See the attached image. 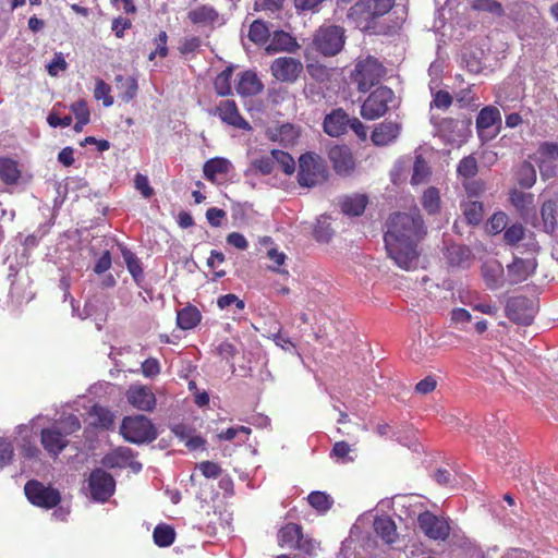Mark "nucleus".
Here are the masks:
<instances>
[{
  "label": "nucleus",
  "mask_w": 558,
  "mask_h": 558,
  "mask_svg": "<svg viewBox=\"0 0 558 558\" xmlns=\"http://www.w3.org/2000/svg\"><path fill=\"white\" fill-rule=\"evenodd\" d=\"M386 228L384 242L388 256L401 269H415L421 254L418 244L427 234L420 210L391 214Z\"/></svg>",
  "instance_id": "obj_1"
},
{
  "label": "nucleus",
  "mask_w": 558,
  "mask_h": 558,
  "mask_svg": "<svg viewBox=\"0 0 558 558\" xmlns=\"http://www.w3.org/2000/svg\"><path fill=\"white\" fill-rule=\"evenodd\" d=\"M387 69L373 56L359 57L350 73V81L359 93H367L386 76Z\"/></svg>",
  "instance_id": "obj_2"
},
{
  "label": "nucleus",
  "mask_w": 558,
  "mask_h": 558,
  "mask_svg": "<svg viewBox=\"0 0 558 558\" xmlns=\"http://www.w3.org/2000/svg\"><path fill=\"white\" fill-rule=\"evenodd\" d=\"M396 0H359L348 12V17L363 29H374L380 17L388 14Z\"/></svg>",
  "instance_id": "obj_3"
},
{
  "label": "nucleus",
  "mask_w": 558,
  "mask_h": 558,
  "mask_svg": "<svg viewBox=\"0 0 558 558\" xmlns=\"http://www.w3.org/2000/svg\"><path fill=\"white\" fill-rule=\"evenodd\" d=\"M121 436L131 444H149L157 438L154 423L145 415L124 416L120 425Z\"/></svg>",
  "instance_id": "obj_4"
},
{
  "label": "nucleus",
  "mask_w": 558,
  "mask_h": 558,
  "mask_svg": "<svg viewBox=\"0 0 558 558\" xmlns=\"http://www.w3.org/2000/svg\"><path fill=\"white\" fill-rule=\"evenodd\" d=\"M328 178L325 161L315 153H305L299 158L298 182L303 187H313Z\"/></svg>",
  "instance_id": "obj_5"
},
{
  "label": "nucleus",
  "mask_w": 558,
  "mask_h": 558,
  "mask_svg": "<svg viewBox=\"0 0 558 558\" xmlns=\"http://www.w3.org/2000/svg\"><path fill=\"white\" fill-rule=\"evenodd\" d=\"M395 92L380 85L369 93L361 106V116L366 120H376L384 117L390 105L395 101Z\"/></svg>",
  "instance_id": "obj_6"
},
{
  "label": "nucleus",
  "mask_w": 558,
  "mask_h": 558,
  "mask_svg": "<svg viewBox=\"0 0 558 558\" xmlns=\"http://www.w3.org/2000/svg\"><path fill=\"white\" fill-rule=\"evenodd\" d=\"M27 500L35 507L50 510L61 502L59 489L52 485H45L37 480H29L24 486Z\"/></svg>",
  "instance_id": "obj_7"
},
{
  "label": "nucleus",
  "mask_w": 558,
  "mask_h": 558,
  "mask_svg": "<svg viewBox=\"0 0 558 558\" xmlns=\"http://www.w3.org/2000/svg\"><path fill=\"white\" fill-rule=\"evenodd\" d=\"M344 32L338 25L320 26L313 40L316 50L327 57L336 56L344 46Z\"/></svg>",
  "instance_id": "obj_8"
},
{
  "label": "nucleus",
  "mask_w": 558,
  "mask_h": 558,
  "mask_svg": "<svg viewBox=\"0 0 558 558\" xmlns=\"http://www.w3.org/2000/svg\"><path fill=\"white\" fill-rule=\"evenodd\" d=\"M209 114L218 117L222 123L242 131H251L252 125L241 114L239 107L233 99H226L218 102Z\"/></svg>",
  "instance_id": "obj_9"
},
{
  "label": "nucleus",
  "mask_w": 558,
  "mask_h": 558,
  "mask_svg": "<svg viewBox=\"0 0 558 558\" xmlns=\"http://www.w3.org/2000/svg\"><path fill=\"white\" fill-rule=\"evenodd\" d=\"M417 525L428 538L434 541H446L451 532L447 519L438 517L428 510L418 514Z\"/></svg>",
  "instance_id": "obj_10"
},
{
  "label": "nucleus",
  "mask_w": 558,
  "mask_h": 558,
  "mask_svg": "<svg viewBox=\"0 0 558 558\" xmlns=\"http://www.w3.org/2000/svg\"><path fill=\"white\" fill-rule=\"evenodd\" d=\"M88 487L92 498L104 502L113 495L116 481L107 471L102 469H95L88 477Z\"/></svg>",
  "instance_id": "obj_11"
},
{
  "label": "nucleus",
  "mask_w": 558,
  "mask_h": 558,
  "mask_svg": "<svg viewBox=\"0 0 558 558\" xmlns=\"http://www.w3.org/2000/svg\"><path fill=\"white\" fill-rule=\"evenodd\" d=\"M270 72L279 82L294 83L303 72V64L292 57H279L271 62Z\"/></svg>",
  "instance_id": "obj_12"
},
{
  "label": "nucleus",
  "mask_w": 558,
  "mask_h": 558,
  "mask_svg": "<svg viewBox=\"0 0 558 558\" xmlns=\"http://www.w3.org/2000/svg\"><path fill=\"white\" fill-rule=\"evenodd\" d=\"M327 155L337 174L348 177L354 171L355 159L348 145H333L328 149Z\"/></svg>",
  "instance_id": "obj_13"
},
{
  "label": "nucleus",
  "mask_w": 558,
  "mask_h": 558,
  "mask_svg": "<svg viewBox=\"0 0 558 558\" xmlns=\"http://www.w3.org/2000/svg\"><path fill=\"white\" fill-rule=\"evenodd\" d=\"M40 444L49 457L57 459L68 447L69 440L61 429L53 425L40 430Z\"/></svg>",
  "instance_id": "obj_14"
},
{
  "label": "nucleus",
  "mask_w": 558,
  "mask_h": 558,
  "mask_svg": "<svg viewBox=\"0 0 558 558\" xmlns=\"http://www.w3.org/2000/svg\"><path fill=\"white\" fill-rule=\"evenodd\" d=\"M507 317L517 324L531 325L534 318L533 308L525 296H515L508 300L506 305Z\"/></svg>",
  "instance_id": "obj_15"
},
{
  "label": "nucleus",
  "mask_w": 558,
  "mask_h": 558,
  "mask_svg": "<svg viewBox=\"0 0 558 558\" xmlns=\"http://www.w3.org/2000/svg\"><path fill=\"white\" fill-rule=\"evenodd\" d=\"M501 114L498 108L494 106L484 107L476 117V129L480 137H494L497 135L498 128L494 129L495 125H500Z\"/></svg>",
  "instance_id": "obj_16"
},
{
  "label": "nucleus",
  "mask_w": 558,
  "mask_h": 558,
  "mask_svg": "<svg viewBox=\"0 0 558 558\" xmlns=\"http://www.w3.org/2000/svg\"><path fill=\"white\" fill-rule=\"evenodd\" d=\"M125 397L128 402L138 411L151 412L156 408V397L147 386H130Z\"/></svg>",
  "instance_id": "obj_17"
},
{
  "label": "nucleus",
  "mask_w": 558,
  "mask_h": 558,
  "mask_svg": "<svg viewBox=\"0 0 558 558\" xmlns=\"http://www.w3.org/2000/svg\"><path fill=\"white\" fill-rule=\"evenodd\" d=\"M350 125V117L342 108H336L326 114L323 121L324 132L331 137H339L347 133Z\"/></svg>",
  "instance_id": "obj_18"
},
{
  "label": "nucleus",
  "mask_w": 558,
  "mask_h": 558,
  "mask_svg": "<svg viewBox=\"0 0 558 558\" xmlns=\"http://www.w3.org/2000/svg\"><path fill=\"white\" fill-rule=\"evenodd\" d=\"M400 131L401 124L385 120L374 128L371 140L376 146H387L397 140Z\"/></svg>",
  "instance_id": "obj_19"
},
{
  "label": "nucleus",
  "mask_w": 558,
  "mask_h": 558,
  "mask_svg": "<svg viewBox=\"0 0 558 558\" xmlns=\"http://www.w3.org/2000/svg\"><path fill=\"white\" fill-rule=\"evenodd\" d=\"M300 49V45L291 34L284 31H275L269 38V44L266 47L268 53L289 52L293 53Z\"/></svg>",
  "instance_id": "obj_20"
},
{
  "label": "nucleus",
  "mask_w": 558,
  "mask_h": 558,
  "mask_svg": "<svg viewBox=\"0 0 558 558\" xmlns=\"http://www.w3.org/2000/svg\"><path fill=\"white\" fill-rule=\"evenodd\" d=\"M264 88L257 74L251 70L244 71L239 75L235 84L236 93L242 97L258 95Z\"/></svg>",
  "instance_id": "obj_21"
},
{
  "label": "nucleus",
  "mask_w": 558,
  "mask_h": 558,
  "mask_svg": "<svg viewBox=\"0 0 558 558\" xmlns=\"http://www.w3.org/2000/svg\"><path fill=\"white\" fill-rule=\"evenodd\" d=\"M303 535L301 524L289 522L282 525L277 532V543L281 548L293 549Z\"/></svg>",
  "instance_id": "obj_22"
},
{
  "label": "nucleus",
  "mask_w": 558,
  "mask_h": 558,
  "mask_svg": "<svg viewBox=\"0 0 558 558\" xmlns=\"http://www.w3.org/2000/svg\"><path fill=\"white\" fill-rule=\"evenodd\" d=\"M187 19L193 25H214L219 19V13L213 5L202 4L190 10Z\"/></svg>",
  "instance_id": "obj_23"
},
{
  "label": "nucleus",
  "mask_w": 558,
  "mask_h": 558,
  "mask_svg": "<svg viewBox=\"0 0 558 558\" xmlns=\"http://www.w3.org/2000/svg\"><path fill=\"white\" fill-rule=\"evenodd\" d=\"M460 207L468 225L478 226L482 223L485 211L480 199H463Z\"/></svg>",
  "instance_id": "obj_24"
},
{
  "label": "nucleus",
  "mask_w": 558,
  "mask_h": 558,
  "mask_svg": "<svg viewBox=\"0 0 558 558\" xmlns=\"http://www.w3.org/2000/svg\"><path fill=\"white\" fill-rule=\"evenodd\" d=\"M374 530L387 544H393L398 537L396 523L388 515L377 517L374 520Z\"/></svg>",
  "instance_id": "obj_25"
},
{
  "label": "nucleus",
  "mask_w": 558,
  "mask_h": 558,
  "mask_svg": "<svg viewBox=\"0 0 558 558\" xmlns=\"http://www.w3.org/2000/svg\"><path fill=\"white\" fill-rule=\"evenodd\" d=\"M202 320V313L194 305H186L177 313V326L182 330L195 328Z\"/></svg>",
  "instance_id": "obj_26"
},
{
  "label": "nucleus",
  "mask_w": 558,
  "mask_h": 558,
  "mask_svg": "<svg viewBox=\"0 0 558 558\" xmlns=\"http://www.w3.org/2000/svg\"><path fill=\"white\" fill-rule=\"evenodd\" d=\"M118 97L124 102L129 104L137 94V81L133 76L117 75L114 78Z\"/></svg>",
  "instance_id": "obj_27"
},
{
  "label": "nucleus",
  "mask_w": 558,
  "mask_h": 558,
  "mask_svg": "<svg viewBox=\"0 0 558 558\" xmlns=\"http://www.w3.org/2000/svg\"><path fill=\"white\" fill-rule=\"evenodd\" d=\"M534 270L535 265L523 258H515L512 264L508 266V274L511 278V282L513 283L525 281Z\"/></svg>",
  "instance_id": "obj_28"
},
{
  "label": "nucleus",
  "mask_w": 558,
  "mask_h": 558,
  "mask_svg": "<svg viewBox=\"0 0 558 558\" xmlns=\"http://www.w3.org/2000/svg\"><path fill=\"white\" fill-rule=\"evenodd\" d=\"M368 198L364 194L347 196L341 202V211L351 217L361 216L367 206Z\"/></svg>",
  "instance_id": "obj_29"
},
{
  "label": "nucleus",
  "mask_w": 558,
  "mask_h": 558,
  "mask_svg": "<svg viewBox=\"0 0 558 558\" xmlns=\"http://www.w3.org/2000/svg\"><path fill=\"white\" fill-rule=\"evenodd\" d=\"M22 172L17 161L11 158H0V180L7 185H15L21 179Z\"/></svg>",
  "instance_id": "obj_30"
},
{
  "label": "nucleus",
  "mask_w": 558,
  "mask_h": 558,
  "mask_svg": "<svg viewBox=\"0 0 558 558\" xmlns=\"http://www.w3.org/2000/svg\"><path fill=\"white\" fill-rule=\"evenodd\" d=\"M90 416L94 417L93 426L100 429H111L114 425V414L106 407L95 404L92 407Z\"/></svg>",
  "instance_id": "obj_31"
},
{
  "label": "nucleus",
  "mask_w": 558,
  "mask_h": 558,
  "mask_svg": "<svg viewBox=\"0 0 558 558\" xmlns=\"http://www.w3.org/2000/svg\"><path fill=\"white\" fill-rule=\"evenodd\" d=\"M233 71V65H229L215 77L213 82L214 90L219 97H228L232 95L231 82Z\"/></svg>",
  "instance_id": "obj_32"
},
{
  "label": "nucleus",
  "mask_w": 558,
  "mask_h": 558,
  "mask_svg": "<svg viewBox=\"0 0 558 558\" xmlns=\"http://www.w3.org/2000/svg\"><path fill=\"white\" fill-rule=\"evenodd\" d=\"M121 254L130 275L134 279V281L140 286L144 278V271L141 259L132 251L124 246L121 248Z\"/></svg>",
  "instance_id": "obj_33"
},
{
  "label": "nucleus",
  "mask_w": 558,
  "mask_h": 558,
  "mask_svg": "<svg viewBox=\"0 0 558 558\" xmlns=\"http://www.w3.org/2000/svg\"><path fill=\"white\" fill-rule=\"evenodd\" d=\"M557 203L553 199L543 203L541 208V216L544 225V230L547 233H554L557 228Z\"/></svg>",
  "instance_id": "obj_34"
},
{
  "label": "nucleus",
  "mask_w": 558,
  "mask_h": 558,
  "mask_svg": "<svg viewBox=\"0 0 558 558\" xmlns=\"http://www.w3.org/2000/svg\"><path fill=\"white\" fill-rule=\"evenodd\" d=\"M229 160L220 157L211 158L204 163L203 171L207 180L214 181L217 174L228 173Z\"/></svg>",
  "instance_id": "obj_35"
},
{
  "label": "nucleus",
  "mask_w": 558,
  "mask_h": 558,
  "mask_svg": "<svg viewBox=\"0 0 558 558\" xmlns=\"http://www.w3.org/2000/svg\"><path fill=\"white\" fill-rule=\"evenodd\" d=\"M447 259L451 266L463 267L471 257L469 247L460 244H453L447 248Z\"/></svg>",
  "instance_id": "obj_36"
},
{
  "label": "nucleus",
  "mask_w": 558,
  "mask_h": 558,
  "mask_svg": "<svg viewBox=\"0 0 558 558\" xmlns=\"http://www.w3.org/2000/svg\"><path fill=\"white\" fill-rule=\"evenodd\" d=\"M248 38L256 45H264L270 38V32L266 22L255 20L248 29Z\"/></svg>",
  "instance_id": "obj_37"
},
{
  "label": "nucleus",
  "mask_w": 558,
  "mask_h": 558,
  "mask_svg": "<svg viewBox=\"0 0 558 558\" xmlns=\"http://www.w3.org/2000/svg\"><path fill=\"white\" fill-rule=\"evenodd\" d=\"M422 206L429 215L440 210V194L437 187L430 186L423 193Z\"/></svg>",
  "instance_id": "obj_38"
},
{
  "label": "nucleus",
  "mask_w": 558,
  "mask_h": 558,
  "mask_svg": "<svg viewBox=\"0 0 558 558\" xmlns=\"http://www.w3.org/2000/svg\"><path fill=\"white\" fill-rule=\"evenodd\" d=\"M154 542L159 547H168L173 544L175 532L168 524H158L153 533Z\"/></svg>",
  "instance_id": "obj_39"
},
{
  "label": "nucleus",
  "mask_w": 558,
  "mask_h": 558,
  "mask_svg": "<svg viewBox=\"0 0 558 558\" xmlns=\"http://www.w3.org/2000/svg\"><path fill=\"white\" fill-rule=\"evenodd\" d=\"M509 199L517 210L523 214L532 207L534 203V195L532 193L513 190L510 193Z\"/></svg>",
  "instance_id": "obj_40"
},
{
  "label": "nucleus",
  "mask_w": 558,
  "mask_h": 558,
  "mask_svg": "<svg viewBox=\"0 0 558 558\" xmlns=\"http://www.w3.org/2000/svg\"><path fill=\"white\" fill-rule=\"evenodd\" d=\"M517 181L520 186L530 189L532 187L536 182V171L534 167L527 162L524 161L518 172H517Z\"/></svg>",
  "instance_id": "obj_41"
},
{
  "label": "nucleus",
  "mask_w": 558,
  "mask_h": 558,
  "mask_svg": "<svg viewBox=\"0 0 558 558\" xmlns=\"http://www.w3.org/2000/svg\"><path fill=\"white\" fill-rule=\"evenodd\" d=\"M478 172L477 160L473 155L463 157L457 167L458 175L469 180L474 178Z\"/></svg>",
  "instance_id": "obj_42"
},
{
  "label": "nucleus",
  "mask_w": 558,
  "mask_h": 558,
  "mask_svg": "<svg viewBox=\"0 0 558 558\" xmlns=\"http://www.w3.org/2000/svg\"><path fill=\"white\" fill-rule=\"evenodd\" d=\"M308 504L319 512H327L332 506V499L324 492H312L307 496Z\"/></svg>",
  "instance_id": "obj_43"
},
{
  "label": "nucleus",
  "mask_w": 558,
  "mask_h": 558,
  "mask_svg": "<svg viewBox=\"0 0 558 558\" xmlns=\"http://www.w3.org/2000/svg\"><path fill=\"white\" fill-rule=\"evenodd\" d=\"M274 162L278 163L282 172L286 174H292L295 170V161L293 157L283 150L272 149Z\"/></svg>",
  "instance_id": "obj_44"
},
{
  "label": "nucleus",
  "mask_w": 558,
  "mask_h": 558,
  "mask_svg": "<svg viewBox=\"0 0 558 558\" xmlns=\"http://www.w3.org/2000/svg\"><path fill=\"white\" fill-rule=\"evenodd\" d=\"M299 135V131L293 124L284 123L277 129L276 138L284 145H293Z\"/></svg>",
  "instance_id": "obj_45"
},
{
  "label": "nucleus",
  "mask_w": 558,
  "mask_h": 558,
  "mask_svg": "<svg viewBox=\"0 0 558 558\" xmlns=\"http://www.w3.org/2000/svg\"><path fill=\"white\" fill-rule=\"evenodd\" d=\"M429 167L422 156H417L413 166V173L411 178L412 184L423 183L429 175Z\"/></svg>",
  "instance_id": "obj_46"
},
{
  "label": "nucleus",
  "mask_w": 558,
  "mask_h": 558,
  "mask_svg": "<svg viewBox=\"0 0 558 558\" xmlns=\"http://www.w3.org/2000/svg\"><path fill=\"white\" fill-rule=\"evenodd\" d=\"M94 97L96 100H102L105 107L113 105V97L111 96V87L104 80H96Z\"/></svg>",
  "instance_id": "obj_47"
},
{
  "label": "nucleus",
  "mask_w": 558,
  "mask_h": 558,
  "mask_svg": "<svg viewBox=\"0 0 558 558\" xmlns=\"http://www.w3.org/2000/svg\"><path fill=\"white\" fill-rule=\"evenodd\" d=\"M508 216L504 211H497L488 219L486 231L489 234H498L506 229Z\"/></svg>",
  "instance_id": "obj_48"
},
{
  "label": "nucleus",
  "mask_w": 558,
  "mask_h": 558,
  "mask_svg": "<svg viewBox=\"0 0 558 558\" xmlns=\"http://www.w3.org/2000/svg\"><path fill=\"white\" fill-rule=\"evenodd\" d=\"M472 8L476 11L488 12L496 16H502L505 14L501 3L496 0H474Z\"/></svg>",
  "instance_id": "obj_49"
},
{
  "label": "nucleus",
  "mask_w": 558,
  "mask_h": 558,
  "mask_svg": "<svg viewBox=\"0 0 558 558\" xmlns=\"http://www.w3.org/2000/svg\"><path fill=\"white\" fill-rule=\"evenodd\" d=\"M525 234V229L521 223H513L505 229L504 240L506 244L513 246L517 245Z\"/></svg>",
  "instance_id": "obj_50"
},
{
  "label": "nucleus",
  "mask_w": 558,
  "mask_h": 558,
  "mask_svg": "<svg viewBox=\"0 0 558 558\" xmlns=\"http://www.w3.org/2000/svg\"><path fill=\"white\" fill-rule=\"evenodd\" d=\"M458 125V121L453 118H442L437 124V132L446 138L447 141L451 142L454 141V129Z\"/></svg>",
  "instance_id": "obj_51"
},
{
  "label": "nucleus",
  "mask_w": 558,
  "mask_h": 558,
  "mask_svg": "<svg viewBox=\"0 0 558 558\" xmlns=\"http://www.w3.org/2000/svg\"><path fill=\"white\" fill-rule=\"evenodd\" d=\"M465 199H478L485 192V183L482 180H466L463 183Z\"/></svg>",
  "instance_id": "obj_52"
},
{
  "label": "nucleus",
  "mask_w": 558,
  "mask_h": 558,
  "mask_svg": "<svg viewBox=\"0 0 558 558\" xmlns=\"http://www.w3.org/2000/svg\"><path fill=\"white\" fill-rule=\"evenodd\" d=\"M72 113L76 120H80V124H87L90 120V112L85 99H78L70 106Z\"/></svg>",
  "instance_id": "obj_53"
},
{
  "label": "nucleus",
  "mask_w": 558,
  "mask_h": 558,
  "mask_svg": "<svg viewBox=\"0 0 558 558\" xmlns=\"http://www.w3.org/2000/svg\"><path fill=\"white\" fill-rule=\"evenodd\" d=\"M538 160L558 161V143L544 142L537 149Z\"/></svg>",
  "instance_id": "obj_54"
},
{
  "label": "nucleus",
  "mask_w": 558,
  "mask_h": 558,
  "mask_svg": "<svg viewBox=\"0 0 558 558\" xmlns=\"http://www.w3.org/2000/svg\"><path fill=\"white\" fill-rule=\"evenodd\" d=\"M14 457L13 444L10 439L0 437V469L9 465Z\"/></svg>",
  "instance_id": "obj_55"
},
{
  "label": "nucleus",
  "mask_w": 558,
  "mask_h": 558,
  "mask_svg": "<svg viewBox=\"0 0 558 558\" xmlns=\"http://www.w3.org/2000/svg\"><path fill=\"white\" fill-rule=\"evenodd\" d=\"M167 40V33L161 31L154 39L156 49L149 53L148 60L153 61L157 56L160 58H166L168 56Z\"/></svg>",
  "instance_id": "obj_56"
},
{
  "label": "nucleus",
  "mask_w": 558,
  "mask_h": 558,
  "mask_svg": "<svg viewBox=\"0 0 558 558\" xmlns=\"http://www.w3.org/2000/svg\"><path fill=\"white\" fill-rule=\"evenodd\" d=\"M57 426L68 437L81 429V422L76 415L70 414L63 417Z\"/></svg>",
  "instance_id": "obj_57"
},
{
  "label": "nucleus",
  "mask_w": 558,
  "mask_h": 558,
  "mask_svg": "<svg viewBox=\"0 0 558 558\" xmlns=\"http://www.w3.org/2000/svg\"><path fill=\"white\" fill-rule=\"evenodd\" d=\"M252 166L255 170L264 175L270 174L275 169L272 153L270 151V155L262 156L260 158L255 159L252 162Z\"/></svg>",
  "instance_id": "obj_58"
},
{
  "label": "nucleus",
  "mask_w": 558,
  "mask_h": 558,
  "mask_svg": "<svg viewBox=\"0 0 558 558\" xmlns=\"http://www.w3.org/2000/svg\"><path fill=\"white\" fill-rule=\"evenodd\" d=\"M231 305H235V307L240 311L244 310L245 307V303L243 300L239 299L235 294L233 293H228V294H223V295H220L218 299H217V306L220 308V310H223V308H227Z\"/></svg>",
  "instance_id": "obj_59"
},
{
  "label": "nucleus",
  "mask_w": 558,
  "mask_h": 558,
  "mask_svg": "<svg viewBox=\"0 0 558 558\" xmlns=\"http://www.w3.org/2000/svg\"><path fill=\"white\" fill-rule=\"evenodd\" d=\"M202 46V40L197 36L186 37L182 40L179 51L182 56L196 52Z\"/></svg>",
  "instance_id": "obj_60"
},
{
  "label": "nucleus",
  "mask_w": 558,
  "mask_h": 558,
  "mask_svg": "<svg viewBox=\"0 0 558 558\" xmlns=\"http://www.w3.org/2000/svg\"><path fill=\"white\" fill-rule=\"evenodd\" d=\"M538 169L543 180H549L555 178L558 173L557 161L550 160H538Z\"/></svg>",
  "instance_id": "obj_61"
},
{
  "label": "nucleus",
  "mask_w": 558,
  "mask_h": 558,
  "mask_svg": "<svg viewBox=\"0 0 558 558\" xmlns=\"http://www.w3.org/2000/svg\"><path fill=\"white\" fill-rule=\"evenodd\" d=\"M198 469L207 478H218L222 473L221 466L218 463L211 461L201 462L198 464Z\"/></svg>",
  "instance_id": "obj_62"
},
{
  "label": "nucleus",
  "mask_w": 558,
  "mask_h": 558,
  "mask_svg": "<svg viewBox=\"0 0 558 558\" xmlns=\"http://www.w3.org/2000/svg\"><path fill=\"white\" fill-rule=\"evenodd\" d=\"M134 185L145 198H149L154 194L153 187L149 185L148 178L142 173H137L134 179Z\"/></svg>",
  "instance_id": "obj_63"
},
{
  "label": "nucleus",
  "mask_w": 558,
  "mask_h": 558,
  "mask_svg": "<svg viewBox=\"0 0 558 558\" xmlns=\"http://www.w3.org/2000/svg\"><path fill=\"white\" fill-rule=\"evenodd\" d=\"M452 104V96L447 90H438L433 98L432 105L435 106L438 109L446 110L448 109Z\"/></svg>",
  "instance_id": "obj_64"
}]
</instances>
